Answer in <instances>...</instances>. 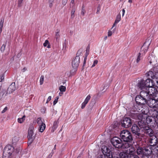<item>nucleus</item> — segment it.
<instances>
[{
	"label": "nucleus",
	"mask_w": 158,
	"mask_h": 158,
	"mask_svg": "<svg viewBox=\"0 0 158 158\" xmlns=\"http://www.w3.org/2000/svg\"><path fill=\"white\" fill-rule=\"evenodd\" d=\"M135 108L136 109L137 111L139 113L133 114L132 115V118L139 120L138 124L141 129L143 128V130L147 131L148 132L150 131L151 133L152 129L146 126V123H150L152 120V117L147 114L141 106L138 105L136 106Z\"/></svg>",
	"instance_id": "f257e3e1"
},
{
	"label": "nucleus",
	"mask_w": 158,
	"mask_h": 158,
	"mask_svg": "<svg viewBox=\"0 0 158 158\" xmlns=\"http://www.w3.org/2000/svg\"><path fill=\"white\" fill-rule=\"evenodd\" d=\"M111 142L115 148H122L123 150V152L127 153H132L134 152V149L132 148V145L128 143H122V140L119 138L114 137L111 140Z\"/></svg>",
	"instance_id": "f03ea898"
},
{
	"label": "nucleus",
	"mask_w": 158,
	"mask_h": 158,
	"mask_svg": "<svg viewBox=\"0 0 158 158\" xmlns=\"http://www.w3.org/2000/svg\"><path fill=\"white\" fill-rule=\"evenodd\" d=\"M139 88L142 90L140 92V95L136 96L135 100L136 102L139 104H144L147 102V99H148L150 97L147 90L143 88Z\"/></svg>",
	"instance_id": "7ed1b4c3"
},
{
	"label": "nucleus",
	"mask_w": 158,
	"mask_h": 158,
	"mask_svg": "<svg viewBox=\"0 0 158 158\" xmlns=\"http://www.w3.org/2000/svg\"><path fill=\"white\" fill-rule=\"evenodd\" d=\"M102 149L103 155L98 156V158H113L110 148L106 146H103Z\"/></svg>",
	"instance_id": "20e7f679"
},
{
	"label": "nucleus",
	"mask_w": 158,
	"mask_h": 158,
	"mask_svg": "<svg viewBox=\"0 0 158 158\" xmlns=\"http://www.w3.org/2000/svg\"><path fill=\"white\" fill-rule=\"evenodd\" d=\"M120 136L126 143L131 142L132 140L131 133L127 130H124L122 131L120 134Z\"/></svg>",
	"instance_id": "39448f33"
},
{
	"label": "nucleus",
	"mask_w": 158,
	"mask_h": 158,
	"mask_svg": "<svg viewBox=\"0 0 158 158\" xmlns=\"http://www.w3.org/2000/svg\"><path fill=\"white\" fill-rule=\"evenodd\" d=\"M132 148L134 150L133 152L130 153L121 152L119 155V156L120 157V158L115 157V158H139L137 155H135V150L132 146Z\"/></svg>",
	"instance_id": "423d86ee"
},
{
	"label": "nucleus",
	"mask_w": 158,
	"mask_h": 158,
	"mask_svg": "<svg viewBox=\"0 0 158 158\" xmlns=\"http://www.w3.org/2000/svg\"><path fill=\"white\" fill-rule=\"evenodd\" d=\"M14 148L11 145L6 146L4 148L3 156L10 158L14 151Z\"/></svg>",
	"instance_id": "0eeeda50"
},
{
	"label": "nucleus",
	"mask_w": 158,
	"mask_h": 158,
	"mask_svg": "<svg viewBox=\"0 0 158 158\" xmlns=\"http://www.w3.org/2000/svg\"><path fill=\"white\" fill-rule=\"evenodd\" d=\"M34 126L31 125L30 126L28 132L27 138H28V143L31 144L33 142L35 137V135L34 134L33 130Z\"/></svg>",
	"instance_id": "6e6552de"
},
{
	"label": "nucleus",
	"mask_w": 158,
	"mask_h": 158,
	"mask_svg": "<svg viewBox=\"0 0 158 158\" xmlns=\"http://www.w3.org/2000/svg\"><path fill=\"white\" fill-rule=\"evenodd\" d=\"M152 80L150 79H147L145 81L142 80L138 83L137 85L139 88H146L147 87H149L152 85H151V82Z\"/></svg>",
	"instance_id": "1a4fd4ad"
},
{
	"label": "nucleus",
	"mask_w": 158,
	"mask_h": 158,
	"mask_svg": "<svg viewBox=\"0 0 158 158\" xmlns=\"http://www.w3.org/2000/svg\"><path fill=\"white\" fill-rule=\"evenodd\" d=\"M154 98L149 97L148 99H147V103L149 106L151 108H156L158 109V99H153Z\"/></svg>",
	"instance_id": "9d476101"
},
{
	"label": "nucleus",
	"mask_w": 158,
	"mask_h": 158,
	"mask_svg": "<svg viewBox=\"0 0 158 158\" xmlns=\"http://www.w3.org/2000/svg\"><path fill=\"white\" fill-rule=\"evenodd\" d=\"M154 148V146H148L144 148V151L143 156H145L148 157V156H150L152 153V157H153V156H154L155 158H157V155L154 154L153 149Z\"/></svg>",
	"instance_id": "9b49d317"
},
{
	"label": "nucleus",
	"mask_w": 158,
	"mask_h": 158,
	"mask_svg": "<svg viewBox=\"0 0 158 158\" xmlns=\"http://www.w3.org/2000/svg\"><path fill=\"white\" fill-rule=\"evenodd\" d=\"M145 132L147 133L148 134H149L150 137L149 138V143L151 144V146H153L155 145L157 143V139L156 136L153 135V133L152 132V131L151 130V132L149 131L148 132H147V131H145Z\"/></svg>",
	"instance_id": "f8f14e48"
},
{
	"label": "nucleus",
	"mask_w": 158,
	"mask_h": 158,
	"mask_svg": "<svg viewBox=\"0 0 158 158\" xmlns=\"http://www.w3.org/2000/svg\"><path fill=\"white\" fill-rule=\"evenodd\" d=\"M132 120L129 117H126L124 118L121 122L122 126L125 128L130 127L131 125Z\"/></svg>",
	"instance_id": "ddd939ff"
},
{
	"label": "nucleus",
	"mask_w": 158,
	"mask_h": 158,
	"mask_svg": "<svg viewBox=\"0 0 158 158\" xmlns=\"http://www.w3.org/2000/svg\"><path fill=\"white\" fill-rule=\"evenodd\" d=\"M131 131L133 133L136 135L138 138L140 136V129L137 125L134 124L132 126Z\"/></svg>",
	"instance_id": "4468645a"
},
{
	"label": "nucleus",
	"mask_w": 158,
	"mask_h": 158,
	"mask_svg": "<svg viewBox=\"0 0 158 158\" xmlns=\"http://www.w3.org/2000/svg\"><path fill=\"white\" fill-rule=\"evenodd\" d=\"M80 62V57L78 56H77L73 60L72 65V67L74 69H76L78 66Z\"/></svg>",
	"instance_id": "2eb2a0df"
},
{
	"label": "nucleus",
	"mask_w": 158,
	"mask_h": 158,
	"mask_svg": "<svg viewBox=\"0 0 158 158\" xmlns=\"http://www.w3.org/2000/svg\"><path fill=\"white\" fill-rule=\"evenodd\" d=\"M150 44V43L149 42H145L141 48L140 53H143V55H144L145 53L147 52Z\"/></svg>",
	"instance_id": "dca6fc26"
},
{
	"label": "nucleus",
	"mask_w": 158,
	"mask_h": 158,
	"mask_svg": "<svg viewBox=\"0 0 158 158\" xmlns=\"http://www.w3.org/2000/svg\"><path fill=\"white\" fill-rule=\"evenodd\" d=\"M151 85L158 88V72L155 73V77L152 80L151 82Z\"/></svg>",
	"instance_id": "f3484780"
},
{
	"label": "nucleus",
	"mask_w": 158,
	"mask_h": 158,
	"mask_svg": "<svg viewBox=\"0 0 158 158\" xmlns=\"http://www.w3.org/2000/svg\"><path fill=\"white\" fill-rule=\"evenodd\" d=\"M16 89L15 83H12L8 88L7 92L9 94L12 93Z\"/></svg>",
	"instance_id": "a211bd4d"
},
{
	"label": "nucleus",
	"mask_w": 158,
	"mask_h": 158,
	"mask_svg": "<svg viewBox=\"0 0 158 158\" xmlns=\"http://www.w3.org/2000/svg\"><path fill=\"white\" fill-rule=\"evenodd\" d=\"M91 97L90 95H88L85 98L84 101L82 103L81 108L84 109L87 103L90 99Z\"/></svg>",
	"instance_id": "6ab92c4d"
},
{
	"label": "nucleus",
	"mask_w": 158,
	"mask_h": 158,
	"mask_svg": "<svg viewBox=\"0 0 158 158\" xmlns=\"http://www.w3.org/2000/svg\"><path fill=\"white\" fill-rule=\"evenodd\" d=\"M144 151V148L139 147L137 148L136 153L139 155H141L143 156Z\"/></svg>",
	"instance_id": "aec40b11"
},
{
	"label": "nucleus",
	"mask_w": 158,
	"mask_h": 158,
	"mask_svg": "<svg viewBox=\"0 0 158 158\" xmlns=\"http://www.w3.org/2000/svg\"><path fill=\"white\" fill-rule=\"evenodd\" d=\"M146 76L148 77V79L151 78L153 80V78L155 77V74L154 75L153 72L149 71L146 73Z\"/></svg>",
	"instance_id": "412c9836"
},
{
	"label": "nucleus",
	"mask_w": 158,
	"mask_h": 158,
	"mask_svg": "<svg viewBox=\"0 0 158 158\" xmlns=\"http://www.w3.org/2000/svg\"><path fill=\"white\" fill-rule=\"evenodd\" d=\"M151 114L152 117L155 119L158 116V112L157 110H154L152 111Z\"/></svg>",
	"instance_id": "4be33fe9"
},
{
	"label": "nucleus",
	"mask_w": 158,
	"mask_h": 158,
	"mask_svg": "<svg viewBox=\"0 0 158 158\" xmlns=\"http://www.w3.org/2000/svg\"><path fill=\"white\" fill-rule=\"evenodd\" d=\"M60 31L58 29H57L56 31L55 38L56 41H58L59 40L60 37Z\"/></svg>",
	"instance_id": "5701e85b"
},
{
	"label": "nucleus",
	"mask_w": 158,
	"mask_h": 158,
	"mask_svg": "<svg viewBox=\"0 0 158 158\" xmlns=\"http://www.w3.org/2000/svg\"><path fill=\"white\" fill-rule=\"evenodd\" d=\"M39 126V131L42 132L44 131L45 129L46 125L45 123L40 125Z\"/></svg>",
	"instance_id": "b1692460"
},
{
	"label": "nucleus",
	"mask_w": 158,
	"mask_h": 158,
	"mask_svg": "<svg viewBox=\"0 0 158 158\" xmlns=\"http://www.w3.org/2000/svg\"><path fill=\"white\" fill-rule=\"evenodd\" d=\"M58 122L57 121H55L53 123V125L52 128V131L54 132V131L57 128L58 126Z\"/></svg>",
	"instance_id": "393cba45"
},
{
	"label": "nucleus",
	"mask_w": 158,
	"mask_h": 158,
	"mask_svg": "<svg viewBox=\"0 0 158 158\" xmlns=\"http://www.w3.org/2000/svg\"><path fill=\"white\" fill-rule=\"evenodd\" d=\"M143 53H139V56L137 57L136 60V62L137 63H138L143 58Z\"/></svg>",
	"instance_id": "a878e982"
},
{
	"label": "nucleus",
	"mask_w": 158,
	"mask_h": 158,
	"mask_svg": "<svg viewBox=\"0 0 158 158\" xmlns=\"http://www.w3.org/2000/svg\"><path fill=\"white\" fill-rule=\"evenodd\" d=\"M37 123L39 126L42 125L44 123L43 122V121L41 118H39L37 120Z\"/></svg>",
	"instance_id": "bb28decb"
},
{
	"label": "nucleus",
	"mask_w": 158,
	"mask_h": 158,
	"mask_svg": "<svg viewBox=\"0 0 158 158\" xmlns=\"http://www.w3.org/2000/svg\"><path fill=\"white\" fill-rule=\"evenodd\" d=\"M59 89L60 92H64L66 90V88L65 86L61 85L59 87Z\"/></svg>",
	"instance_id": "cd10ccee"
},
{
	"label": "nucleus",
	"mask_w": 158,
	"mask_h": 158,
	"mask_svg": "<svg viewBox=\"0 0 158 158\" xmlns=\"http://www.w3.org/2000/svg\"><path fill=\"white\" fill-rule=\"evenodd\" d=\"M4 20H1L0 21V35L2 31V28L3 27Z\"/></svg>",
	"instance_id": "c85d7f7f"
},
{
	"label": "nucleus",
	"mask_w": 158,
	"mask_h": 158,
	"mask_svg": "<svg viewBox=\"0 0 158 158\" xmlns=\"http://www.w3.org/2000/svg\"><path fill=\"white\" fill-rule=\"evenodd\" d=\"M25 116H23L21 118H19L18 119V121L19 123H22L25 119Z\"/></svg>",
	"instance_id": "c756f323"
},
{
	"label": "nucleus",
	"mask_w": 158,
	"mask_h": 158,
	"mask_svg": "<svg viewBox=\"0 0 158 158\" xmlns=\"http://www.w3.org/2000/svg\"><path fill=\"white\" fill-rule=\"evenodd\" d=\"M121 20V15H118L116 17V19L115 21V23H118Z\"/></svg>",
	"instance_id": "7c9ffc66"
},
{
	"label": "nucleus",
	"mask_w": 158,
	"mask_h": 158,
	"mask_svg": "<svg viewBox=\"0 0 158 158\" xmlns=\"http://www.w3.org/2000/svg\"><path fill=\"white\" fill-rule=\"evenodd\" d=\"M85 13V7L84 6H82V8L81 10V14L82 16H84Z\"/></svg>",
	"instance_id": "2f4dec72"
},
{
	"label": "nucleus",
	"mask_w": 158,
	"mask_h": 158,
	"mask_svg": "<svg viewBox=\"0 0 158 158\" xmlns=\"http://www.w3.org/2000/svg\"><path fill=\"white\" fill-rule=\"evenodd\" d=\"M44 76H41L40 79V84L42 85L43 84L44 81Z\"/></svg>",
	"instance_id": "473e14b6"
},
{
	"label": "nucleus",
	"mask_w": 158,
	"mask_h": 158,
	"mask_svg": "<svg viewBox=\"0 0 158 158\" xmlns=\"http://www.w3.org/2000/svg\"><path fill=\"white\" fill-rule=\"evenodd\" d=\"M18 138L17 137L15 136L12 139V141L13 142L15 143L18 141Z\"/></svg>",
	"instance_id": "72a5a7b5"
},
{
	"label": "nucleus",
	"mask_w": 158,
	"mask_h": 158,
	"mask_svg": "<svg viewBox=\"0 0 158 158\" xmlns=\"http://www.w3.org/2000/svg\"><path fill=\"white\" fill-rule=\"evenodd\" d=\"M6 46V45L5 44H3L2 45L1 48V52H4Z\"/></svg>",
	"instance_id": "f704fd0d"
},
{
	"label": "nucleus",
	"mask_w": 158,
	"mask_h": 158,
	"mask_svg": "<svg viewBox=\"0 0 158 158\" xmlns=\"http://www.w3.org/2000/svg\"><path fill=\"white\" fill-rule=\"evenodd\" d=\"M65 42H64L63 44V50L65 51L66 50V48L67 47V45L66 43V40L65 41Z\"/></svg>",
	"instance_id": "c9c22d12"
},
{
	"label": "nucleus",
	"mask_w": 158,
	"mask_h": 158,
	"mask_svg": "<svg viewBox=\"0 0 158 158\" xmlns=\"http://www.w3.org/2000/svg\"><path fill=\"white\" fill-rule=\"evenodd\" d=\"M53 1L54 0H48L49 6V7H51L52 6Z\"/></svg>",
	"instance_id": "e433bc0d"
},
{
	"label": "nucleus",
	"mask_w": 158,
	"mask_h": 158,
	"mask_svg": "<svg viewBox=\"0 0 158 158\" xmlns=\"http://www.w3.org/2000/svg\"><path fill=\"white\" fill-rule=\"evenodd\" d=\"M23 0H18V6L20 7L22 6V3Z\"/></svg>",
	"instance_id": "4c0bfd02"
},
{
	"label": "nucleus",
	"mask_w": 158,
	"mask_h": 158,
	"mask_svg": "<svg viewBox=\"0 0 158 158\" xmlns=\"http://www.w3.org/2000/svg\"><path fill=\"white\" fill-rule=\"evenodd\" d=\"M98 61L97 60H95L93 62V64L92 65L91 67L92 68L94 67L98 63Z\"/></svg>",
	"instance_id": "58836bf2"
},
{
	"label": "nucleus",
	"mask_w": 158,
	"mask_h": 158,
	"mask_svg": "<svg viewBox=\"0 0 158 158\" xmlns=\"http://www.w3.org/2000/svg\"><path fill=\"white\" fill-rule=\"evenodd\" d=\"M58 99H59V98L58 97H57L56 98L55 100H54V101L53 102V103L54 105H56V104L57 102L58 101Z\"/></svg>",
	"instance_id": "ea45409f"
},
{
	"label": "nucleus",
	"mask_w": 158,
	"mask_h": 158,
	"mask_svg": "<svg viewBox=\"0 0 158 158\" xmlns=\"http://www.w3.org/2000/svg\"><path fill=\"white\" fill-rule=\"evenodd\" d=\"M75 10L74 9H73L71 12V16L72 18H73L74 17V14L75 12Z\"/></svg>",
	"instance_id": "a19ab883"
},
{
	"label": "nucleus",
	"mask_w": 158,
	"mask_h": 158,
	"mask_svg": "<svg viewBox=\"0 0 158 158\" xmlns=\"http://www.w3.org/2000/svg\"><path fill=\"white\" fill-rule=\"evenodd\" d=\"M49 44V43L48 40H46L44 43L43 44V45L44 47L47 46L48 44Z\"/></svg>",
	"instance_id": "79ce46f5"
},
{
	"label": "nucleus",
	"mask_w": 158,
	"mask_h": 158,
	"mask_svg": "<svg viewBox=\"0 0 158 158\" xmlns=\"http://www.w3.org/2000/svg\"><path fill=\"white\" fill-rule=\"evenodd\" d=\"M70 6H74L75 5V0H70Z\"/></svg>",
	"instance_id": "37998d69"
},
{
	"label": "nucleus",
	"mask_w": 158,
	"mask_h": 158,
	"mask_svg": "<svg viewBox=\"0 0 158 158\" xmlns=\"http://www.w3.org/2000/svg\"><path fill=\"white\" fill-rule=\"evenodd\" d=\"M4 75L2 74V75L0 77V84H1V85H2V84L1 83V82L4 79Z\"/></svg>",
	"instance_id": "c03bdc74"
},
{
	"label": "nucleus",
	"mask_w": 158,
	"mask_h": 158,
	"mask_svg": "<svg viewBox=\"0 0 158 158\" xmlns=\"http://www.w3.org/2000/svg\"><path fill=\"white\" fill-rule=\"evenodd\" d=\"M88 52V49H87L86 50V54L85 55V58L84 59V60H86L87 56L89 54Z\"/></svg>",
	"instance_id": "a18cd8bd"
},
{
	"label": "nucleus",
	"mask_w": 158,
	"mask_h": 158,
	"mask_svg": "<svg viewBox=\"0 0 158 158\" xmlns=\"http://www.w3.org/2000/svg\"><path fill=\"white\" fill-rule=\"evenodd\" d=\"M54 153V152L53 151V150H52V152L48 156V158H51L53 154Z\"/></svg>",
	"instance_id": "49530a36"
},
{
	"label": "nucleus",
	"mask_w": 158,
	"mask_h": 158,
	"mask_svg": "<svg viewBox=\"0 0 158 158\" xmlns=\"http://www.w3.org/2000/svg\"><path fill=\"white\" fill-rule=\"evenodd\" d=\"M68 0H62V3L64 6H65L67 3Z\"/></svg>",
	"instance_id": "de8ad7c7"
},
{
	"label": "nucleus",
	"mask_w": 158,
	"mask_h": 158,
	"mask_svg": "<svg viewBox=\"0 0 158 158\" xmlns=\"http://www.w3.org/2000/svg\"><path fill=\"white\" fill-rule=\"evenodd\" d=\"M8 109V108H7V107H6L2 111V113H4L5 112H6L7 110Z\"/></svg>",
	"instance_id": "09e8293b"
},
{
	"label": "nucleus",
	"mask_w": 158,
	"mask_h": 158,
	"mask_svg": "<svg viewBox=\"0 0 158 158\" xmlns=\"http://www.w3.org/2000/svg\"><path fill=\"white\" fill-rule=\"evenodd\" d=\"M51 98H52V97L51 96H49L48 98L47 99V102H46V103H48V102L51 100Z\"/></svg>",
	"instance_id": "8fccbe9b"
},
{
	"label": "nucleus",
	"mask_w": 158,
	"mask_h": 158,
	"mask_svg": "<svg viewBox=\"0 0 158 158\" xmlns=\"http://www.w3.org/2000/svg\"><path fill=\"white\" fill-rule=\"evenodd\" d=\"M81 52H82V51L81 50H78L77 53V56H79V55H81Z\"/></svg>",
	"instance_id": "3c124183"
},
{
	"label": "nucleus",
	"mask_w": 158,
	"mask_h": 158,
	"mask_svg": "<svg viewBox=\"0 0 158 158\" xmlns=\"http://www.w3.org/2000/svg\"><path fill=\"white\" fill-rule=\"evenodd\" d=\"M100 10V7H99V6H98L97 8V12H96V13L97 14H98L99 13V11Z\"/></svg>",
	"instance_id": "603ef678"
},
{
	"label": "nucleus",
	"mask_w": 158,
	"mask_h": 158,
	"mask_svg": "<svg viewBox=\"0 0 158 158\" xmlns=\"http://www.w3.org/2000/svg\"><path fill=\"white\" fill-rule=\"evenodd\" d=\"M112 35V32L111 31H109L108 32V36H111Z\"/></svg>",
	"instance_id": "864d4df0"
},
{
	"label": "nucleus",
	"mask_w": 158,
	"mask_h": 158,
	"mask_svg": "<svg viewBox=\"0 0 158 158\" xmlns=\"http://www.w3.org/2000/svg\"><path fill=\"white\" fill-rule=\"evenodd\" d=\"M41 111L43 113H44L45 111V109L44 108H43L41 109Z\"/></svg>",
	"instance_id": "5fc2aeb1"
},
{
	"label": "nucleus",
	"mask_w": 158,
	"mask_h": 158,
	"mask_svg": "<svg viewBox=\"0 0 158 158\" xmlns=\"http://www.w3.org/2000/svg\"><path fill=\"white\" fill-rule=\"evenodd\" d=\"M125 12V10L124 9H123L122 10V16H123L124 15V13Z\"/></svg>",
	"instance_id": "6e6d98bb"
},
{
	"label": "nucleus",
	"mask_w": 158,
	"mask_h": 158,
	"mask_svg": "<svg viewBox=\"0 0 158 158\" xmlns=\"http://www.w3.org/2000/svg\"><path fill=\"white\" fill-rule=\"evenodd\" d=\"M117 23H115V22H114V23L111 28L112 29L113 27H115L116 25L117 24Z\"/></svg>",
	"instance_id": "4d7b16f0"
},
{
	"label": "nucleus",
	"mask_w": 158,
	"mask_h": 158,
	"mask_svg": "<svg viewBox=\"0 0 158 158\" xmlns=\"http://www.w3.org/2000/svg\"><path fill=\"white\" fill-rule=\"evenodd\" d=\"M27 70V69L24 67L23 69H22V71L23 72H25Z\"/></svg>",
	"instance_id": "13d9d810"
},
{
	"label": "nucleus",
	"mask_w": 158,
	"mask_h": 158,
	"mask_svg": "<svg viewBox=\"0 0 158 158\" xmlns=\"http://www.w3.org/2000/svg\"><path fill=\"white\" fill-rule=\"evenodd\" d=\"M63 93H62V92H60L59 94V95L60 96H61L62 95V94H63Z\"/></svg>",
	"instance_id": "bf43d9fd"
},
{
	"label": "nucleus",
	"mask_w": 158,
	"mask_h": 158,
	"mask_svg": "<svg viewBox=\"0 0 158 158\" xmlns=\"http://www.w3.org/2000/svg\"><path fill=\"white\" fill-rule=\"evenodd\" d=\"M115 157H118V158H120V157L119 156V155H117L116 156H114L113 157V158H115Z\"/></svg>",
	"instance_id": "052dcab7"
},
{
	"label": "nucleus",
	"mask_w": 158,
	"mask_h": 158,
	"mask_svg": "<svg viewBox=\"0 0 158 158\" xmlns=\"http://www.w3.org/2000/svg\"><path fill=\"white\" fill-rule=\"evenodd\" d=\"M86 60H84L83 65H84L86 63Z\"/></svg>",
	"instance_id": "680f3d73"
},
{
	"label": "nucleus",
	"mask_w": 158,
	"mask_h": 158,
	"mask_svg": "<svg viewBox=\"0 0 158 158\" xmlns=\"http://www.w3.org/2000/svg\"><path fill=\"white\" fill-rule=\"evenodd\" d=\"M47 48H50V46L49 44L48 45Z\"/></svg>",
	"instance_id": "e2e57ef3"
},
{
	"label": "nucleus",
	"mask_w": 158,
	"mask_h": 158,
	"mask_svg": "<svg viewBox=\"0 0 158 158\" xmlns=\"http://www.w3.org/2000/svg\"><path fill=\"white\" fill-rule=\"evenodd\" d=\"M107 38V36H106L105 38H104V39L105 40H106Z\"/></svg>",
	"instance_id": "0e129e2a"
},
{
	"label": "nucleus",
	"mask_w": 158,
	"mask_h": 158,
	"mask_svg": "<svg viewBox=\"0 0 158 158\" xmlns=\"http://www.w3.org/2000/svg\"><path fill=\"white\" fill-rule=\"evenodd\" d=\"M56 146V145H55V146H54V150L55 149Z\"/></svg>",
	"instance_id": "69168bd1"
},
{
	"label": "nucleus",
	"mask_w": 158,
	"mask_h": 158,
	"mask_svg": "<svg viewBox=\"0 0 158 158\" xmlns=\"http://www.w3.org/2000/svg\"><path fill=\"white\" fill-rule=\"evenodd\" d=\"M120 2L123 1L124 0H119Z\"/></svg>",
	"instance_id": "338daca9"
},
{
	"label": "nucleus",
	"mask_w": 158,
	"mask_h": 158,
	"mask_svg": "<svg viewBox=\"0 0 158 158\" xmlns=\"http://www.w3.org/2000/svg\"><path fill=\"white\" fill-rule=\"evenodd\" d=\"M150 63H152V61H150Z\"/></svg>",
	"instance_id": "774afa93"
}]
</instances>
